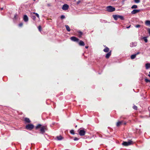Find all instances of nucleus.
<instances>
[{"label":"nucleus","mask_w":150,"mask_h":150,"mask_svg":"<svg viewBox=\"0 0 150 150\" xmlns=\"http://www.w3.org/2000/svg\"><path fill=\"white\" fill-rule=\"evenodd\" d=\"M106 11L108 12H112L115 11V8L111 6H108L106 7Z\"/></svg>","instance_id":"f03ea898"},{"label":"nucleus","mask_w":150,"mask_h":150,"mask_svg":"<svg viewBox=\"0 0 150 150\" xmlns=\"http://www.w3.org/2000/svg\"><path fill=\"white\" fill-rule=\"evenodd\" d=\"M32 17L33 19V20H35L36 19V17L35 16H32Z\"/></svg>","instance_id":"f704fd0d"},{"label":"nucleus","mask_w":150,"mask_h":150,"mask_svg":"<svg viewBox=\"0 0 150 150\" xmlns=\"http://www.w3.org/2000/svg\"><path fill=\"white\" fill-rule=\"evenodd\" d=\"M133 108L135 110H137V107L135 105H134L133 107Z\"/></svg>","instance_id":"473e14b6"},{"label":"nucleus","mask_w":150,"mask_h":150,"mask_svg":"<svg viewBox=\"0 0 150 150\" xmlns=\"http://www.w3.org/2000/svg\"><path fill=\"white\" fill-rule=\"evenodd\" d=\"M70 39L71 40L74 42H78L79 41V39L75 36L71 37Z\"/></svg>","instance_id":"423d86ee"},{"label":"nucleus","mask_w":150,"mask_h":150,"mask_svg":"<svg viewBox=\"0 0 150 150\" xmlns=\"http://www.w3.org/2000/svg\"><path fill=\"white\" fill-rule=\"evenodd\" d=\"M65 18V16L63 15H62L61 16V18L62 19H63Z\"/></svg>","instance_id":"c85d7f7f"},{"label":"nucleus","mask_w":150,"mask_h":150,"mask_svg":"<svg viewBox=\"0 0 150 150\" xmlns=\"http://www.w3.org/2000/svg\"><path fill=\"white\" fill-rule=\"evenodd\" d=\"M70 132L71 134H74V131L73 130H71L70 131Z\"/></svg>","instance_id":"cd10ccee"},{"label":"nucleus","mask_w":150,"mask_h":150,"mask_svg":"<svg viewBox=\"0 0 150 150\" xmlns=\"http://www.w3.org/2000/svg\"><path fill=\"white\" fill-rule=\"evenodd\" d=\"M74 141H77L79 140V139L76 137H75L74 138Z\"/></svg>","instance_id":"c9c22d12"},{"label":"nucleus","mask_w":150,"mask_h":150,"mask_svg":"<svg viewBox=\"0 0 150 150\" xmlns=\"http://www.w3.org/2000/svg\"><path fill=\"white\" fill-rule=\"evenodd\" d=\"M57 138L58 140H62L63 139V138L62 136L60 135L59 136L57 137Z\"/></svg>","instance_id":"f3484780"},{"label":"nucleus","mask_w":150,"mask_h":150,"mask_svg":"<svg viewBox=\"0 0 150 150\" xmlns=\"http://www.w3.org/2000/svg\"><path fill=\"white\" fill-rule=\"evenodd\" d=\"M145 66H150V63H146Z\"/></svg>","instance_id":"58836bf2"},{"label":"nucleus","mask_w":150,"mask_h":150,"mask_svg":"<svg viewBox=\"0 0 150 150\" xmlns=\"http://www.w3.org/2000/svg\"><path fill=\"white\" fill-rule=\"evenodd\" d=\"M78 36L79 38H81L83 35V33L81 31H78Z\"/></svg>","instance_id":"4468645a"},{"label":"nucleus","mask_w":150,"mask_h":150,"mask_svg":"<svg viewBox=\"0 0 150 150\" xmlns=\"http://www.w3.org/2000/svg\"><path fill=\"white\" fill-rule=\"evenodd\" d=\"M104 47H105V48L103 49V51L105 52H109L110 51L109 50V48L106 46H104Z\"/></svg>","instance_id":"f8f14e48"},{"label":"nucleus","mask_w":150,"mask_h":150,"mask_svg":"<svg viewBox=\"0 0 150 150\" xmlns=\"http://www.w3.org/2000/svg\"><path fill=\"white\" fill-rule=\"evenodd\" d=\"M112 17L115 20H117L118 18H120L121 20H124L123 17L122 16L113 15H112Z\"/></svg>","instance_id":"7ed1b4c3"},{"label":"nucleus","mask_w":150,"mask_h":150,"mask_svg":"<svg viewBox=\"0 0 150 150\" xmlns=\"http://www.w3.org/2000/svg\"><path fill=\"white\" fill-rule=\"evenodd\" d=\"M74 1H76V0H74Z\"/></svg>","instance_id":"8fccbe9b"},{"label":"nucleus","mask_w":150,"mask_h":150,"mask_svg":"<svg viewBox=\"0 0 150 150\" xmlns=\"http://www.w3.org/2000/svg\"><path fill=\"white\" fill-rule=\"evenodd\" d=\"M139 53H140L139 52H138L136 54H136V55H138V54H139Z\"/></svg>","instance_id":"79ce46f5"},{"label":"nucleus","mask_w":150,"mask_h":150,"mask_svg":"<svg viewBox=\"0 0 150 150\" xmlns=\"http://www.w3.org/2000/svg\"><path fill=\"white\" fill-rule=\"evenodd\" d=\"M145 24L146 25H150V21H146L145 22Z\"/></svg>","instance_id":"6ab92c4d"},{"label":"nucleus","mask_w":150,"mask_h":150,"mask_svg":"<svg viewBox=\"0 0 150 150\" xmlns=\"http://www.w3.org/2000/svg\"><path fill=\"white\" fill-rule=\"evenodd\" d=\"M78 132L79 134L81 136H84L86 133V131L84 130V129H79Z\"/></svg>","instance_id":"20e7f679"},{"label":"nucleus","mask_w":150,"mask_h":150,"mask_svg":"<svg viewBox=\"0 0 150 150\" xmlns=\"http://www.w3.org/2000/svg\"><path fill=\"white\" fill-rule=\"evenodd\" d=\"M46 126H42L40 129V131L42 133H43L45 132V130L46 129Z\"/></svg>","instance_id":"9d476101"},{"label":"nucleus","mask_w":150,"mask_h":150,"mask_svg":"<svg viewBox=\"0 0 150 150\" xmlns=\"http://www.w3.org/2000/svg\"><path fill=\"white\" fill-rule=\"evenodd\" d=\"M149 77H150V74H149Z\"/></svg>","instance_id":"49530a36"},{"label":"nucleus","mask_w":150,"mask_h":150,"mask_svg":"<svg viewBox=\"0 0 150 150\" xmlns=\"http://www.w3.org/2000/svg\"><path fill=\"white\" fill-rule=\"evenodd\" d=\"M14 18L15 19H17L18 18V16L16 14L15 15Z\"/></svg>","instance_id":"c756f323"},{"label":"nucleus","mask_w":150,"mask_h":150,"mask_svg":"<svg viewBox=\"0 0 150 150\" xmlns=\"http://www.w3.org/2000/svg\"><path fill=\"white\" fill-rule=\"evenodd\" d=\"M33 0L34 1H35V0Z\"/></svg>","instance_id":"09e8293b"},{"label":"nucleus","mask_w":150,"mask_h":150,"mask_svg":"<svg viewBox=\"0 0 150 150\" xmlns=\"http://www.w3.org/2000/svg\"><path fill=\"white\" fill-rule=\"evenodd\" d=\"M149 35H150V29L149 28L148 30Z\"/></svg>","instance_id":"4c0bfd02"},{"label":"nucleus","mask_w":150,"mask_h":150,"mask_svg":"<svg viewBox=\"0 0 150 150\" xmlns=\"http://www.w3.org/2000/svg\"><path fill=\"white\" fill-rule=\"evenodd\" d=\"M130 26H129L128 27H127V28H129L130 27Z\"/></svg>","instance_id":"c03bdc74"},{"label":"nucleus","mask_w":150,"mask_h":150,"mask_svg":"<svg viewBox=\"0 0 150 150\" xmlns=\"http://www.w3.org/2000/svg\"><path fill=\"white\" fill-rule=\"evenodd\" d=\"M34 127V126L32 124H28L26 125L25 128L27 129L31 130Z\"/></svg>","instance_id":"39448f33"},{"label":"nucleus","mask_w":150,"mask_h":150,"mask_svg":"<svg viewBox=\"0 0 150 150\" xmlns=\"http://www.w3.org/2000/svg\"><path fill=\"white\" fill-rule=\"evenodd\" d=\"M126 123H124V124H125V125H126Z\"/></svg>","instance_id":"de8ad7c7"},{"label":"nucleus","mask_w":150,"mask_h":150,"mask_svg":"<svg viewBox=\"0 0 150 150\" xmlns=\"http://www.w3.org/2000/svg\"><path fill=\"white\" fill-rule=\"evenodd\" d=\"M143 39L144 40L145 42L146 43L147 42H148V40L147 39V38H146V37H144L143 38Z\"/></svg>","instance_id":"b1692460"},{"label":"nucleus","mask_w":150,"mask_h":150,"mask_svg":"<svg viewBox=\"0 0 150 150\" xmlns=\"http://www.w3.org/2000/svg\"><path fill=\"white\" fill-rule=\"evenodd\" d=\"M133 144V142L131 140H128V142H124L122 143V145L125 146H127Z\"/></svg>","instance_id":"f257e3e1"},{"label":"nucleus","mask_w":150,"mask_h":150,"mask_svg":"<svg viewBox=\"0 0 150 150\" xmlns=\"http://www.w3.org/2000/svg\"><path fill=\"white\" fill-rule=\"evenodd\" d=\"M134 2L137 3H139L140 2V0H134Z\"/></svg>","instance_id":"bb28decb"},{"label":"nucleus","mask_w":150,"mask_h":150,"mask_svg":"<svg viewBox=\"0 0 150 150\" xmlns=\"http://www.w3.org/2000/svg\"><path fill=\"white\" fill-rule=\"evenodd\" d=\"M78 44L80 46H84L85 45L84 42L82 40H79Z\"/></svg>","instance_id":"9b49d317"},{"label":"nucleus","mask_w":150,"mask_h":150,"mask_svg":"<svg viewBox=\"0 0 150 150\" xmlns=\"http://www.w3.org/2000/svg\"><path fill=\"white\" fill-rule=\"evenodd\" d=\"M81 1L79 0L78 1H77V4H78L80 3Z\"/></svg>","instance_id":"ea45409f"},{"label":"nucleus","mask_w":150,"mask_h":150,"mask_svg":"<svg viewBox=\"0 0 150 150\" xmlns=\"http://www.w3.org/2000/svg\"><path fill=\"white\" fill-rule=\"evenodd\" d=\"M140 26H141V25H139V24L137 25H136L135 26V27L136 28H139V27H140Z\"/></svg>","instance_id":"7c9ffc66"},{"label":"nucleus","mask_w":150,"mask_h":150,"mask_svg":"<svg viewBox=\"0 0 150 150\" xmlns=\"http://www.w3.org/2000/svg\"><path fill=\"white\" fill-rule=\"evenodd\" d=\"M111 52L112 50H111L109 52H108V53L106 54V55L105 56V57L106 59H108L110 57V56L111 55Z\"/></svg>","instance_id":"1a4fd4ad"},{"label":"nucleus","mask_w":150,"mask_h":150,"mask_svg":"<svg viewBox=\"0 0 150 150\" xmlns=\"http://www.w3.org/2000/svg\"><path fill=\"white\" fill-rule=\"evenodd\" d=\"M141 11L140 9H134L131 11V13L132 14H135Z\"/></svg>","instance_id":"6e6552de"},{"label":"nucleus","mask_w":150,"mask_h":150,"mask_svg":"<svg viewBox=\"0 0 150 150\" xmlns=\"http://www.w3.org/2000/svg\"><path fill=\"white\" fill-rule=\"evenodd\" d=\"M38 29L39 31L40 32H41L42 30L41 26L40 25L38 27Z\"/></svg>","instance_id":"393cba45"},{"label":"nucleus","mask_w":150,"mask_h":150,"mask_svg":"<svg viewBox=\"0 0 150 150\" xmlns=\"http://www.w3.org/2000/svg\"><path fill=\"white\" fill-rule=\"evenodd\" d=\"M145 81L146 82H150V80L147 79H145Z\"/></svg>","instance_id":"2f4dec72"},{"label":"nucleus","mask_w":150,"mask_h":150,"mask_svg":"<svg viewBox=\"0 0 150 150\" xmlns=\"http://www.w3.org/2000/svg\"><path fill=\"white\" fill-rule=\"evenodd\" d=\"M65 26L68 32L70 31V28L69 27V26L68 25H65Z\"/></svg>","instance_id":"dca6fc26"},{"label":"nucleus","mask_w":150,"mask_h":150,"mask_svg":"<svg viewBox=\"0 0 150 150\" xmlns=\"http://www.w3.org/2000/svg\"><path fill=\"white\" fill-rule=\"evenodd\" d=\"M32 13L33 14H35L36 16L39 18V16L38 14L37 13H35V12H33Z\"/></svg>","instance_id":"a878e982"},{"label":"nucleus","mask_w":150,"mask_h":150,"mask_svg":"<svg viewBox=\"0 0 150 150\" xmlns=\"http://www.w3.org/2000/svg\"><path fill=\"white\" fill-rule=\"evenodd\" d=\"M150 67V66H146V69H148Z\"/></svg>","instance_id":"e433bc0d"},{"label":"nucleus","mask_w":150,"mask_h":150,"mask_svg":"<svg viewBox=\"0 0 150 150\" xmlns=\"http://www.w3.org/2000/svg\"><path fill=\"white\" fill-rule=\"evenodd\" d=\"M3 8H1V10H3Z\"/></svg>","instance_id":"a18cd8bd"},{"label":"nucleus","mask_w":150,"mask_h":150,"mask_svg":"<svg viewBox=\"0 0 150 150\" xmlns=\"http://www.w3.org/2000/svg\"><path fill=\"white\" fill-rule=\"evenodd\" d=\"M137 8V6L136 5H133L131 7V8L132 9H136Z\"/></svg>","instance_id":"5701e85b"},{"label":"nucleus","mask_w":150,"mask_h":150,"mask_svg":"<svg viewBox=\"0 0 150 150\" xmlns=\"http://www.w3.org/2000/svg\"><path fill=\"white\" fill-rule=\"evenodd\" d=\"M23 25V23H20L19 24V26L20 27H22Z\"/></svg>","instance_id":"72a5a7b5"},{"label":"nucleus","mask_w":150,"mask_h":150,"mask_svg":"<svg viewBox=\"0 0 150 150\" xmlns=\"http://www.w3.org/2000/svg\"><path fill=\"white\" fill-rule=\"evenodd\" d=\"M23 19L24 21L25 22H27L28 20V17L26 15H25L24 16Z\"/></svg>","instance_id":"ddd939ff"},{"label":"nucleus","mask_w":150,"mask_h":150,"mask_svg":"<svg viewBox=\"0 0 150 150\" xmlns=\"http://www.w3.org/2000/svg\"><path fill=\"white\" fill-rule=\"evenodd\" d=\"M25 121L27 123H30V119L27 118H25Z\"/></svg>","instance_id":"a211bd4d"},{"label":"nucleus","mask_w":150,"mask_h":150,"mask_svg":"<svg viewBox=\"0 0 150 150\" xmlns=\"http://www.w3.org/2000/svg\"><path fill=\"white\" fill-rule=\"evenodd\" d=\"M47 6H51V4H47Z\"/></svg>","instance_id":"a19ab883"},{"label":"nucleus","mask_w":150,"mask_h":150,"mask_svg":"<svg viewBox=\"0 0 150 150\" xmlns=\"http://www.w3.org/2000/svg\"><path fill=\"white\" fill-rule=\"evenodd\" d=\"M69 8V6L68 5L66 4H64L62 7V9L63 10H66L68 9Z\"/></svg>","instance_id":"0eeeda50"},{"label":"nucleus","mask_w":150,"mask_h":150,"mask_svg":"<svg viewBox=\"0 0 150 150\" xmlns=\"http://www.w3.org/2000/svg\"><path fill=\"white\" fill-rule=\"evenodd\" d=\"M136 54H134L132 55L131 56V58L132 59H133L135 58V57H136Z\"/></svg>","instance_id":"4be33fe9"},{"label":"nucleus","mask_w":150,"mask_h":150,"mask_svg":"<svg viewBox=\"0 0 150 150\" xmlns=\"http://www.w3.org/2000/svg\"><path fill=\"white\" fill-rule=\"evenodd\" d=\"M42 127V125H41L38 124L36 127L35 128L36 129L40 128H41Z\"/></svg>","instance_id":"aec40b11"},{"label":"nucleus","mask_w":150,"mask_h":150,"mask_svg":"<svg viewBox=\"0 0 150 150\" xmlns=\"http://www.w3.org/2000/svg\"><path fill=\"white\" fill-rule=\"evenodd\" d=\"M136 43H135L132 42L130 44V46L131 47H133L136 45Z\"/></svg>","instance_id":"412c9836"},{"label":"nucleus","mask_w":150,"mask_h":150,"mask_svg":"<svg viewBox=\"0 0 150 150\" xmlns=\"http://www.w3.org/2000/svg\"><path fill=\"white\" fill-rule=\"evenodd\" d=\"M122 121H119L118 122H117L116 124V125L117 127H119L120 125H122Z\"/></svg>","instance_id":"2eb2a0df"},{"label":"nucleus","mask_w":150,"mask_h":150,"mask_svg":"<svg viewBox=\"0 0 150 150\" xmlns=\"http://www.w3.org/2000/svg\"><path fill=\"white\" fill-rule=\"evenodd\" d=\"M88 46H85V48H86V49H87L88 48Z\"/></svg>","instance_id":"37998d69"}]
</instances>
